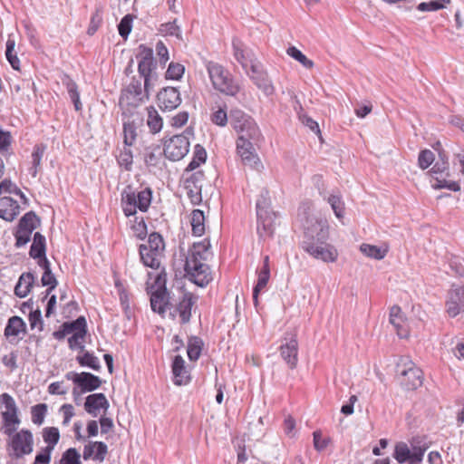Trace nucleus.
Listing matches in <instances>:
<instances>
[{
	"label": "nucleus",
	"mask_w": 464,
	"mask_h": 464,
	"mask_svg": "<svg viewBox=\"0 0 464 464\" xmlns=\"http://www.w3.org/2000/svg\"><path fill=\"white\" fill-rule=\"evenodd\" d=\"M40 225V219L34 211L25 213L18 222L17 227L27 229L31 234Z\"/></svg>",
	"instance_id": "40"
},
{
	"label": "nucleus",
	"mask_w": 464,
	"mask_h": 464,
	"mask_svg": "<svg viewBox=\"0 0 464 464\" xmlns=\"http://www.w3.org/2000/svg\"><path fill=\"white\" fill-rule=\"evenodd\" d=\"M286 53L293 59L299 62L306 69H312L314 65L312 60L308 59L300 50L295 46L287 48Z\"/></svg>",
	"instance_id": "44"
},
{
	"label": "nucleus",
	"mask_w": 464,
	"mask_h": 464,
	"mask_svg": "<svg viewBox=\"0 0 464 464\" xmlns=\"http://www.w3.org/2000/svg\"><path fill=\"white\" fill-rule=\"evenodd\" d=\"M269 278L270 270H260L258 274L257 284L253 290V299L256 305L257 304L258 293L266 286Z\"/></svg>",
	"instance_id": "45"
},
{
	"label": "nucleus",
	"mask_w": 464,
	"mask_h": 464,
	"mask_svg": "<svg viewBox=\"0 0 464 464\" xmlns=\"http://www.w3.org/2000/svg\"><path fill=\"white\" fill-rule=\"evenodd\" d=\"M280 354L291 369H295L298 362V342L296 334L287 333L280 345Z\"/></svg>",
	"instance_id": "15"
},
{
	"label": "nucleus",
	"mask_w": 464,
	"mask_h": 464,
	"mask_svg": "<svg viewBox=\"0 0 464 464\" xmlns=\"http://www.w3.org/2000/svg\"><path fill=\"white\" fill-rule=\"evenodd\" d=\"M0 404L1 407L5 408L1 412L4 421L21 422L18 417V408L14 398L10 394H1Z\"/></svg>",
	"instance_id": "21"
},
{
	"label": "nucleus",
	"mask_w": 464,
	"mask_h": 464,
	"mask_svg": "<svg viewBox=\"0 0 464 464\" xmlns=\"http://www.w3.org/2000/svg\"><path fill=\"white\" fill-rule=\"evenodd\" d=\"M209 78L214 88L222 93L234 96L238 91V85L234 82L230 72L222 65L209 62L207 65Z\"/></svg>",
	"instance_id": "6"
},
{
	"label": "nucleus",
	"mask_w": 464,
	"mask_h": 464,
	"mask_svg": "<svg viewBox=\"0 0 464 464\" xmlns=\"http://www.w3.org/2000/svg\"><path fill=\"white\" fill-rule=\"evenodd\" d=\"M229 120L227 111L223 109H218L212 115V121L221 127L226 126Z\"/></svg>",
	"instance_id": "64"
},
{
	"label": "nucleus",
	"mask_w": 464,
	"mask_h": 464,
	"mask_svg": "<svg viewBox=\"0 0 464 464\" xmlns=\"http://www.w3.org/2000/svg\"><path fill=\"white\" fill-rule=\"evenodd\" d=\"M147 111H148L147 124L152 133H157L162 129V126H163L162 118L160 116L159 112L153 106L148 107Z\"/></svg>",
	"instance_id": "39"
},
{
	"label": "nucleus",
	"mask_w": 464,
	"mask_h": 464,
	"mask_svg": "<svg viewBox=\"0 0 464 464\" xmlns=\"http://www.w3.org/2000/svg\"><path fill=\"white\" fill-rule=\"evenodd\" d=\"M149 289L150 295V306L153 312L163 315L169 305V293L165 286V279L161 275H158L155 279V285H151Z\"/></svg>",
	"instance_id": "11"
},
{
	"label": "nucleus",
	"mask_w": 464,
	"mask_h": 464,
	"mask_svg": "<svg viewBox=\"0 0 464 464\" xmlns=\"http://www.w3.org/2000/svg\"><path fill=\"white\" fill-rule=\"evenodd\" d=\"M185 188L187 189V194L191 203L193 205L199 204L202 200L201 185H195V187L190 185V187L188 188V184H186Z\"/></svg>",
	"instance_id": "58"
},
{
	"label": "nucleus",
	"mask_w": 464,
	"mask_h": 464,
	"mask_svg": "<svg viewBox=\"0 0 464 464\" xmlns=\"http://www.w3.org/2000/svg\"><path fill=\"white\" fill-rule=\"evenodd\" d=\"M449 2L450 0H431L430 2H422L417 6V9L421 12L437 11L444 8L445 5Z\"/></svg>",
	"instance_id": "53"
},
{
	"label": "nucleus",
	"mask_w": 464,
	"mask_h": 464,
	"mask_svg": "<svg viewBox=\"0 0 464 464\" xmlns=\"http://www.w3.org/2000/svg\"><path fill=\"white\" fill-rule=\"evenodd\" d=\"M211 256L209 240L194 243L186 257L185 271L190 281L198 286H206L212 281V274L207 264Z\"/></svg>",
	"instance_id": "2"
},
{
	"label": "nucleus",
	"mask_w": 464,
	"mask_h": 464,
	"mask_svg": "<svg viewBox=\"0 0 464 464\" xmlns=\"http://www.w3.org/2000/svg\"><path fill=\"white\" fill-rule=\"evenodd\" d=\"M397 372L401 385L406 390H416L422 385V371L411 361L401 359L397 363Z\"/></svg>",
	"instance_id": "8"
},
{
	"label": "nucleus",
	"mask_w": 464,
	"mask_h": 464,
	"mask_svg": "<svg viewBox=\"0 0 464 464\" xmlns=\"http://www.w3.org/2000/svg\"><path fill=\"white\" fill-rule=\"evenodd\" d=\"M188 131L183 134L174 135L164 143L163 153L170 160L177 161L183 159L189 150Z\"/></svg>",
	"instance_id": "10"
},
{
	"label": "nucleus",
	"mask_w": 464,
	"mask_h": 464,
	"mask_svg": "<svg viewBox=\"0 0 464 464\" xmlns=\"http://www.w3.org/2000/svg\"><path fill=\"white\" fill-rule=\"evenodd\" d=\"M62 83L66 87L69 96L73 102L75 110H82V103L80 101V94L78 92L77 84L68 75L64 74L62 78Z\"/></svg>",
	"instance_id": "32"
},
{
	"label": "nucleus",
	"mask_w": 464,
	"mask_h": 464,
	"mask_svg": "<svg viewBox=\"0 0 464 464\" xmlns=\"http://www.w3.org/2000/svg\"><path fill=\"white\" fill-rule=\"evenodd\" d=\"M148 100V95L143 92L140 81L132 80L131 82L121 91L119 106L121 115L140 113L138 108Z\"/></svg>",
	"instance_id": "4"
},
{
	"label": "nucleus",
	"mask_w": 464,
	"mask_h": 464,
	"mask_svg": "<svg viewBox=\"0 0 464 464\" xmlns=\"http://www.w3.org/2000/svg\"><path fill=\"white\" fill-rule=\"evenodd\" d=\"M44 441L47 444L46 447L42 449V451L52 455V451L59 442L60 432L55 427H46L42 431Z\"/></svg>",
	"instance_id": "30"
},
{
	"label": "nucleus",
	"mask_w": 464,
	"mask_h": 464,
	"mask_svg": "<svg viewBox=\"0 0 464 464\" xmlns=\"http://www.w3.org/2000/svg\"><path fill=\"white\" fill-rule=\"evenodd\" d=\"M254 143L256 142L253 140L238 138L237 140V153L245 166L261 171L264 167L258 155L256 153Z\"/></svg>",
	"instance_id": "12"
},
{
	"label": "nucleus",
	"mask_w": 464,
	"mask_h": 464,
	"mask_svg": "<svg viewBox=\"0 0 464 464\" xmlns=\"http://www.w3.org/2000/svg\"><path fill=\"white\" fill-rule=\"evenodd\" d=\"M229 123L238 133V138L250 139L258 142L260 130L254 119L240 109H232L229 112Z\"/></svg>",
	"instance_id": "5"
},
{
	"label": "nucleus",
	"mask_w": 464,
	"mask_h": 464,
	"mask_svg": "<svg viewBox=\"0 0 464 464\" xmlns=\"http://www.w3.org/2000/svg\"><path fill=\"white\" fill-rule=\"evenodd\" d=\"M165 245L161 235L156 232L151 233L149 236L148 243L140 246V259L146 266L158 268L160 265Z\"/></svg>",
	"instance_id": "7"
},
{
	"label": "nucleus",
	"mask_w": 464,
	"mask_h": 464,
	"mask_svg": "<svg viewBox=\"0 0 464 464\" xmlns=\"http://www.w3.org/2000/svg\"><path fill=\"white\" fill-rule=\"evenodd\" d=\"M172 372L176 385L187 384L189 381L188 371L185 367V361L180 355H176L172 362Z\"/></svg>",
	"instance_id": "26"
},
{
	"label": "nucleus",
	"mask_w": 464,
	"mask_h": 464,
	"mask_svg": "<svg viewBox=\"0 0 464 464\" xmlns=\"http://www.w3.org/2000/svg\"><path fill=\"white\" fill-rule=\"evenodd\" d=\"M20 213L18 202L10 197L0 198V218L13 221Z\"/></svg>",
	"instance_id": "23"
},
{
	"label": "nucleus",
	"mask_w": 464,
	"mask_h": 464,
	"mask_svg": "<svg viewBox=\"0 0 464 464\" xmlns=\"http://www.w3.org/2000/svg\"><path fill=\"white\" fill-rule=\"evenodd\" d=\"M392 456L400 464L405 462H409L410 464L411 461H412V454L410 446L403 441L396 443Z\"/></svg>",
	"instance_id": "36"
},
{
	"label": "nucleus",
	"mask_w": 464,
	"mask_h": 464,
	"mask_svg": "<svg viewBox=\"0 0 464 464\" xmlns=\"http://www.w3.org/2000/svg\"><path fill=\"white\" fill-rule=\"evenodd\" d=\"M203 342L200 338L194 336L189 338L188 343V356L190 361H197L202 351Z\"/></svg>",
	"instance_id": "41"
},
{
	"label": "nucleus",
	"mask_w": 464,
	"mask_h": 464,
	"mask_svg": "<svg viewBox=\"0 0 464 464\" xmlns=\"http://www.w3.org/2000/svg\"><path fill=\"white\" fill-rule=\"evenodd\" d=\"M158 103L163 111H172L181 102V98L178 89L167 87L162 89L157 95Z\"/></svg>",
	"instance_id": "19"
},
{
	"label": "nucleus",
	"mask_w": 464,
	"mask_h": 464,
	"mask_svg": "<svg viewBox=\"0 0 464 464\" xmlns=\"http://www.w3.org/2000/svg\"><path fill=\"white\" fill-rule=\"evenodd\" d=\"M251 80L266 96L274 93L275 88L267 73L263 70L261 63L252 64V71H246Z\"/></svg>",
	"instance_id": "18"
},
{
	"label": "nucleus",
	"mask_w": 464,
	"mask_h": 464,
	"mask_svg": "<svg viewBox=\"0 0 464 464\" xmlns=\"http://www.w3.org/2000/svg\"><path fill=\"white\" fill-rule=\"evenodd\" d=\"M123 124V142L127 147L132 146L138 136V129L142 125L143 118L140 113L121 115Z\"/></svg>",
	"instance_id": "14"
},
{
	"label": "nucleus",
	"mask_w": 464,
	"mask_h": 464,
	"mask_svg": "<svg viewBox=\"0 0 464 464\" xmlns=\"http://www.w3.org/2000/svg\"><path fill=\"white\" fill-rule=\"evenodd\" d=\"M390 323L393 325L400 338H407L409 336V329L404 321L401 309L397 305L391 308Z\"/></svg>",
	"instance_id": "24"
},
{
	"label": "nucleus",
	"mask_w": 464,
	"mask_h": 464,
	"mask_svg": "<svg viewBox=\"0 0 464 464\" xmlns=\"http://www.w3.org/2000/svg\"><path fill=\"white\" fill-rule=\"evenodd\" d=\"M410 449L412 454V460L422 461L426 450L430 448L424 437H413L410 440Z\"/></svg>",
	"instance_id": "28"
},
{
	"label": "nucleus",
	"mask_w": 464,
	"mask_h": 464,
	"mask_svg": "<svg viewBox=\"0 0 464 464\" xmlns=\"http://www.w3.org/2000/svg\"><path fill=\"white\" fill-rule=\"evenodd\" d=\"M109 406V401L103 393L91 394L86 397L84 402V410L92 417H96L98 415L100 409H102L104 411H106Z\"/></svg>",
	"instance_id": "22"
},
{
	"label": "nucleus",
	"mask_w": 464,
	"mask_h": 464,
	"mask_svg": "<svg viewBox=\"0 0 464 464\" xmlns=\"http://www.w3.org/2000/svg\"><path fill=\"white\" fill-rule=\"evenodd\" d=\"M190 224L194 236L201 237L205 233V215L200 209H194L191 213Z\"/></svg>",
	"instance_id": "37"
},
{
	"label": "nucleus",
	"mask_w": 464,
	"mask_h": 464,
	"mask_svg": "<svg viewBox=\"0 0 464 464\" xmlns=\"http://www.w3.org/2000/svg\"><path fill=\"white\" fill-rule=\"evenodd\" d=\"M94 445H96L94 450L93 460L102 462L105 459V457L108 453V447L102 441H94Z\"/></svg>",
	"instance_id": "61"
},
{
	"label": "nucleus",
	"mask_w": 464,
	"mask_h": 464,
	"mask_svg": "<svg viewBox=\"0 0 464 464\" xmlns=\"http://www.w3.org/2000/svg\"><path fill=\"white\" fill-rule=\"evenodd\" d=\"M46 244L45 237L40 232L34 235L33 243L30 248L29 255L31 257L36 259L45 256Z\"/></svg>",
	"instance_id": "35"
},
{
	"label": "nucleus",
	"mask_w": 464,
	"mask_h": 464,
	"mask_svg": "<svg viewBox=\"0 0 464 464\" xmlns=\"http://www.w3.org/2000/svg\"><path fill=\"white\" fill-rule=\"evenodd\" d=\"M118 162L120 166L123 167L126 170H130L133 163V155L130 147L125 146L118 156Z\"/></svg>",
	"instance_id": "49"
},
{
	"label": "nucleus",
	"mask_w": 464,
	"mask_h": 464,
	"mask_svg": "<svg viewBox=\"0 0 464 464\" xmlns=\"http://www.w3.org/2000/svg\"><path fill=\"white\" fill-rule=\"evenodd\" d=\"M195 302L196 297H194L189 293L184 294L182 299L179 301L177 309L179 313L182 324H187L189 322L191 317V308Z\"/></svg>",
	"instance_id": "27"
},
{
	"label": "nucleus",
	"mask_w": 464,
	"mask_h": 464,
	"mask_svg": "<svg viewBox=\"0 0 464 464\" xmlns=\"http://www.w3.org/2000/svg\"><path fill=\"white\" fill-rule=\"evenodd\" d=\"M60 464H82L81 455L76 449L70 448L63 452Z\"/></svg>",
	"instance_id": "52"
},
{
	"label": "nucleus",
	"mask_w": 464,
	"mask_h": 464,
	"mask_svg": "<svg viewBox=\"0 0 464 464\" xmlns=\"http://www.w3.org/2000/svg\"><path fill=\"white\" fill-rule=\"evenodd\" d=\"M86 334H73L68 339L69 347L71 349H80L81 352L84 351V339Z\"/></svg>",
	"instance_id": "60"
},
{
	"label": "nucleus",
	"mask_w": 464,
	"mask_h": 464,
	"mask_svg": "<svg viewBox=\"0 0 464 464\" xmlns=\"http://www.w3.org/2000/svg\"><path fill=\"white\" fill-rule=\"evenodd\" d=\"M14 238L16 247H22L25 246L31 240L32 234L27 229H23L19 227H16L14 232Z\"/></svg>",
	"instance_id": "54"
},
{
	"label": "nucleus",
	"mask_w": 464,
	"mask_h": 464,
	"mask_svg": "<svg viewBox=\"0 0 464 464\" xmlns=\"http://www.w3.org/2000/svg\"><path fill=\"white\" fill-rule=\"evenodd\" d=\"M324 199L326 200L330 204V206L337 218L341 219L343 218V216H344V202L343 201L342 196L340 195V193L330 194L329 196H324Z\"/></svg>",
	"instance_id": "38"
},
{
	"label": "nucleus",
	"mask_w": 464,
	"mask_h": 464,
	"mask_svg": "<svg viewBox=\"0 0 464 464\" xmlns=\"http://www.w3.org/2000/svg\"><path fill=\"white\" fill-rule=\"evenodd\" d=\"M301 222L304 234L303 249L312 257L324 263H334L338 258L336 247L327 241L329 225L326 219L303 213Z\"/></svg>",
	"instance_id": "1"
},
{
	"label": "nucleus",
	"mask_w": 464,
	"mask_h": 464,
	"mask_svg": "<svg viewBox=\"0 0 464 464\" xmlns=\"http://www.w3.org/2000/svg\"><path fill=\"white\" fill-rule=\"evenodd\" d=\"M435 181L432 183V188L435 189L448 188L451 191H459L460 186L458 182L447 180L443 176L434 177Z\"/></svg>",
	"instance_id": "48"
},
{
	"label": "nucleus",
	"mask_w": 464,
	"mask_h": 464,
	"mask_svg": "<svg viewBox=\"0 0 464 464\" xmlns=\"http://www.w3.org/2000/svg\"><path fill=\"white\" fill-rule=\"evenodd\" d=\"M360 251L367 257L382 260L386 256L389 247L387 246H378L375 245L362 244L360 246Z\"/></svg>",
	"instance_id": "34"
},
{
	"label": "nucleus",
	"mask_w": 464,
	"mask_h": 464,
	"mask_svg": "<svg viewBox=\"0 0 464 464\" xmlns=\"http://www.w3.org/2000/svg\"><path fill=\"white\" fill-rule=\"evenodd\" d=\"M102 384V380L92 373L82 372L76 377V385L82 392L97 390Z\"/></svg>",
	"instance_id": "25"
},
{
	"label": "nucleus",
	"mask_w": 464,
	"mask_h": 464,
	"mask_svg": "<svg viewBox=\"0 0 464 464\" xmlns=\"http://www.w3.org/2000/svg\"><path fill=\"white\" fill-rule=\"evenodd\" d=\"M26 324L19 316H12L9 318L5 328V336L6 338L17 337L21 333L25 334Z\"/></svg>",
	"instance_id": "29"
},
{
	"label": "nucleus",
	"mask_w": 464,
	"mask_h": 464,
	"mask_svg": "<svg viewBox=\"0 0 464 464\" xmlns=\"http://www.w3.org/2000/svg\"><path fill=\"white\" fill-rule=\"evenodd\" d=\"M29 323L31 329L38 328L39 331L43 330L42 313L39 309L30 313Z\"/></svg>",
	"instance_id": "62"
},
{
	"label": "nucleus",
	"mask_w": 464,
	"mask_h": 464,
	"mask_svg": "<svg viewBox=\"0 0 464 464\" xmlns=\"http://www.w3.org/2000/svg\"><path fill=\"white\" fill-rule=\"evenodd\" d=\"M139 61L138 71L141 77L148 75H157L154 72L157 63L153 58V50L150 47L140 44L139 46V53L137 54Z\"/></svg>",
	"instance_id": "17"
},
{
	"label": "nucleus",
	"mask_w": 464,
	"mask_h": 464,
	"mask_svg": "<svg viewBox=\"0 0 464 464\" xmlns=\"http://www.w3.org/2000/svg\"><path fill=\"white\" fill-rule=\"evenodd\" d=\"M446 312L450 317H456L464 312V286L453 285L448 292Z\"/></svg>",
	"instance_id": "16"
},
{
	"label": "nucleus",
	"mask_w": 464,
	"mask_h": 464,
	"mask_svg": "<svg viewBox=\"0 0 464 464\" xmlns=\"http://www.w3.org/2000/svg\"><path fill=\"white\" fill-rule=\"evenodd\" d=\"M266 200L256 202L257 233L261 237L273 235L276 227V215L266 208Z\"/></svg>",
	"instance_id": "13"
},
{
	"label": "nucleus",
	"mask_w": 464,
	"mask_h": 464,
	"mask_svg": "<svg viewBox=\"0 0 464 464\" xmlns=\"http://www.w3.org/2000/svg\"><path fill=\"white\" fill-rule=\"evenodd\" d=\"M45 149H46V146L43 145V144L35 145L34 148V151L32 153V164H33V166L30 169V172H31L33 177H35L37 175L38 168L41 165V160H42L43 156L44 154Z\"/></svg>",
	"instance_id": "42"
},
{
	"label": "nucleus",
	"mask_w": 464,
	"mask_h": 464,
	"mask_svg": "<svg viewBox=\"0 0 464 464\" xmlns=\"http://www.w3.org/2000/svg\"><path fill=\"white\" fill-rule=\"evenodd\" d=\"M152 192L147 188L141 191L135 192L130 187L125 188L121 193V208L126 217H134V223L131 229L134 235L142 239L147 234V226L143 218H137L136 212L139 208L141 212H146L150 206Z\"/></svg>",
	"instance_id": "3"
},
{
	"label": "nucleus",
	"mask_w": 464,
	"mask_h": 464,
	"mask_svg": "<svg viewBox=\"0 0 464 464\" xmlns=\"http://www.w3.org/2000/svg\"><path fill=\"white\" fill-rule=\"evenodd\" d=\"M47 412V405L44 403H39L32 407V421L36 425L43 424L44 417Z\"/></svg>",
	"instance_id": "50"
},
{
	"label": "nucleus",
	"mask_w": 464,
	"mask_h": 464,
	"mask_svg": "<svg viewBox=\"0 0 464 464\" xmlns=\"http://www.w3.org/2000/svg\"><path fill=\"white\" fill-rule=\"evenodd\" d=\"M64 328L68 329L70 334H86V320L83 316H80L72 322L64 323Z\"/></svg>",
	"instance_id": "47"
},
{
	"label": "nucleus",
	"mask_w": 464,
	"mask_h": 464,
	"mask_svg": "<svg viewBox=\"0 0 464 464\" xmlns=\"http://www.w3.org/2000/svg\"><path fill=\"white\" fill-rule=\"evenodd\" d=\"M232 45L236 60L242 65L246 72L248 71V67L249 71H252V64L260 63L251 50L243 48V44L239 40L234 39Z\"/></svg>",
	"instance_id": "20"
},
{
	"label": "nucleus",
	"mask_w": 464,
	"mask_h": 464,
	"mask_svg": "<svg viewBox=\"0 0 464 464\" xmlns=\"http://www.w3.org/2000/svg\"><path fill=\"white\" fill-rule=\"evenodd\" d=\"M160 31L161 34L175 35L178 38H181L180 36V28L176 24V21L169 22L160 25Z\"/></svg>",
	"instance_id": "59"
},
{
	"label": "nucleus",
	"mask_w": 464,
	"mask_h": 464,
	"mask_svg": "<svg viewBox=\"0 0 464 464\" xmlns=\"http://www.w3.org/2000/svg\"><path fill=\"white\" fill-rule=\"evenodd\" d=\"M132 15L126 14L118 25L120 35L126 39L131 31V24H132Z\"/></svg>",
	"instance_id": "56"
},
{
	"label": "nucleus",
	"mask_w": 464,
	"mask_h": 464,
	"mask_svg": "<svg viewBox=\"0 0 464 464\" xmlns=\"http://www.w3.org/2000/svg\"><path fill=\"white\" fill-rule=\"evenodd\" d=\"M144 161L148 167L157 168L162 161V151L158 145L147 147L144 151Z\"/></svg>",
	"instance_id": "33"
},
{
	"label": "nucleus",
	"mask_w": 464,
	"mask_h": 464,
	"mask_svg": "<svg viewBox=\"0 0 464 464\" xmlns=\"http://www.w3.org/2000/svg\"><path fill=\"white\" fill-rule=\"evenodd\" d=\"M330 438H323L320 431L314 432V446L318 451H323L330 443Z\"/></svg>",
	"instance_id": "63"
},
{
	"label": "nucleus",
	"mask_w": 464,
	"mask_h": 464,
	"mask_svg": "<svg viewBox=\"0 0 464 464\" xmlns=\"http://www.w3.org/2000/svg\"><path fill=\"white\" fill-rule=\"evenodd\" d=\"M9 456L14 459H21L29 455L34 450L33 433L26 429H22L12 436L7 442Z\"/></svg>",
	"instance_id": "9"
},
{
	"label": "nucleus",
	"mask_w": 464,
	"mask_h": 464,
	"mask_svg": "<svg viewBox=\"0 0 464 464\" xmlns=\"http://www.w3.org/2000/svg\"><path fill=\"white\" fill-rule=\"evenodd\" d=\"M76 359L81 366H87L94 371L101 369L98 358L89 352H84L82 355L77 356Z\"/></svg>",
	"instance_id": "46"
},
{
	"label": "nucleus",
	"mask_w": 464,
	"mask_h": 464,
	"mask_svg": "<svg viewBox=\"0 0 464 464\" xmlns=\"http://www.w3.org/2000/svg\"><path fill=\"white\" fill-rule=\"evenodd\" d=\"M15 47V42L14 39L9 38L6 42L5 56L12 68L16 71H20V60L16 53H14Z\"/></svg>",
	"instance_id": "43"
},
{
	"label": "nucleus",
	"mask_w": 464,
	"mask_h": 464,
	"mask_svg": "<svg viewBox=\"0 0 464 464\" xmlns=\"http://www.w3.org/2000/svg\"><path fill=\"white\" fill-rule=\"evenodd\" d=\"M34 277L32 273H24L14 287V294L21 298L25 297L33 287Z\"/></svg>",
	"instance_id": "31"
},
{
	"label": "nucleus",
	"mask_w": 464,
	"mask_h": 464,
	"mask_svg": "<svg viewBox=\"0 0 464 464\" xmlns=\"http://www.w3.org/2000/svg\"><path fill=\"white\" fill-rule=\"evenodd\" d=\"M184 66L179 63H169L166 72V78L172 80H179L184 73Z\"/></svg>",
	"instance_id": "57"
},
{
	"label": "nucleus",
	"mask_w": 464,
	"mask_h": 464,
	"mask_svg": "<svg viewBox=\"0 0 464 464\" xmlns=\"http://www.w3.org/2000/svg\"><path fill=\"white\" fill-rule=\"evenodd\" d=\"M41 282L44 286H48V288L45 291L44 297V299H45L52 293V291L56 287L58 282H57L54 275L52 273V270L44 272L42 278H41Z\"/></svg>",
	"instance_id": "51"
},
{
	"label": "nucleus",
	"mask_w": 464,
	"mask_h": 464,
	"mask_svg": "<svg viewBox=\"0 0 464 464\" xmlns=\"http://www.w3.org/2000/svg\"><path fill=\"white\" fill-rule=\"evenodd\" d=\"M434 153L430 150H423L420 152L418 162L422 169H428L434 161Z\"/></svg>",
	"instance_id": "55"
}]
</instances>
